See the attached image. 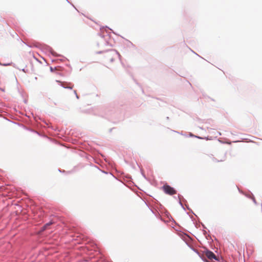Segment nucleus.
Masks as SVG:
<instances>
[{
  "label": "nucleus",
  "instance_id": "nucleus-1",
  "mask_svg": "<svg viewBox=\"0 0 262 262\" xmlns=\"http://www.w3.org/2000/svg\"><path fill=\"white\" fill-rule=\"evenodd\" d=\"M165 192L167 194L172 195L176 193V190L169 185H165Z\"/></svg>",
  "mask_w": 262,
  "mask_h": 262
},
{
  "label": "nucleus",
  "instance_id": "nucleus-2",
  "mask_svg": "<svg viewBox=\"0 0 262 262\" xmlns=\"http://www.w3.org/2000/svg\"><path fill=\"white\" fill-rule=\"evenodd\" d=\"M205 255L208 259L210 260L217 259L215 255L211 251L207 250L205 252Z\"/></svg>",
  "mask_w": 262,
  "mask_h": 262
},
{
  "label": "nucleus",
  "instance_id": "nucleus-3",
  "mask_svg": "<svg viewBox=\"0 0 262 262\" xmlns=\"http://www.w3.org/2000/svg\"><path fill=\"white\" fill-rule=\"evenodd\" d=\"M52 224V222H49V223H47V224H46L43 226V230H44L46 229L47 228V227H48L49 226H50V225H51Z\"/></svg>",
  "mask_w": 262,
  "mask_h": 262
},
{
  "label": "nucleus",
  "instance_id": "nucleus-4",
  "mask_svg": "<svg viewBox=\"0 0 262 262\" xmlns=\"http://www.w3.org/2000/svg\"><path fill=\"white\" fill-rule=\"evenodd\" d=\"M225 160V158L224 160H222V161H224Z\"/></svg>",
  "mask_w": 262,
  "mask_h": 262
}]
</instances>
